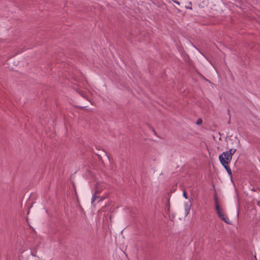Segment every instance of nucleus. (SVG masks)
<instances>
[{
	"mask_svg": "<svg viewBox=\"0 0 260 260\" xmlns=\"http://www.w3.org/2000/svg\"><path fill=\"white\" fill-rule=\"evenodd\" d=\"M152 129L153 131V132L154 133V134L156 135V133L155 132V131L154 130V129L152 127Z\"/></svg>",
	"mask_w": 260,
	"mask_h": 260,
	"instance_id": "obj_14",
	"label": "nucleus"
},
{
	"mask_svg": "<svg viewBox=\"0 0 260 260\" xmlns=\"http://www.w3.org/2000/svg\"><path fill=\"white\" fill-rule=\"evenodd\" d=\"M183 196L186 199L188 198L187 193L185 190H183Z\"/></svg>",
	"mask_w": 260,
	"mask_h": 260,
	"instance_id": "obj_10",
	"label": "nucleus"
},
{
	"mask_svg": "<svg viewBox=\"0 0 260 260\" xmlns=\"http://www.w3.org/2000/svg\"><path fill=\"white\" fill-rule=\"evenodd\" d=\"M101 189L99 188V186L97 184L95 187L94 192V194L93 195L92 199V203L94 202L96 199L100 198L99 196H98V194L101 193Z\"/></svg>",
	"mask_w": 260,
	"mask_h": 260,
	"instance_id": "obj_4",
	"label": "nucleus"
},
{
	"mask_svg": "<svg viewBox=\"0 0 260 260\" xmlns=\"http://www.w3.org/2000/svg\"><path fill=\"white\" fill-rule=\"evenodd\" d=\"M214 201H215V209H217V205L219 206V203H218V198L216 195L214 196Z\"/></svg>",
	"mask_w": 260,
	"mask_h": 260,
	"instance_id": "obj_6",
	"label": "nucleus"
},
{
	"mask_svg": "<svg viewBox=\"0 0 260 260\" xmlns=\"http://www.w3.org/2000/svg\"><path fill=\"white\" fill-rule=\"evenodd\" d=\"M152 129L153 131V132L154 133V134L156 135V133L155 132V131L154 130V129L152 127Z\"/></svg>",
	"mask_w": 260,
	"mask_h": 260,
	"instance_id": "obj_15",
	"label": "nucleus"
},
{
	"mask_svg": "<svg viewBox=\"0 0 260 260\" xmlns=\"http://www.w3.org/2000/svg\"><path fill=\"white\" fill-rule=\"evenodd\" d=\"M237 151V149L235 148H231L229 151H227L229 152V153H231V155L233 156V155L234 154V153Z\"/></svg>",
	"mask_w": 260,
	"mask_h": 260,
	"instance_id": "obj_5",
	"label": "nucleus"
},
{
	"mask_svg": "<svg viewBox=\"0 0 260 260\" xmlns=\"http://www.w3.org/2000/svg\"><path fill=\"white\" fill-rule=\"evenodd\" d=\"M102 155H105V156H107L106 152L105 151H102Z\"/></svg>",
	"mask_w": 260,
	"mask_h": 260,
	"instance_id": "obj_13",
	"label": "nucleus"
},
{
	"mask_svg": "<svg viewBox=\"0 0 260 260\" xmlns=\"http://www.w3.org/2000/svg\"><path fill=\"white\" fill-rule=\"evenodd\" d=\"M80 108L83 109V107H80Z\"/></svg>",
	"mask_w": 260,
	"mask_h": 260,
	"instance_id": "obj_19",
	"label": "nucleus"
},
{
	"mask_svg": "<svg viewBox=\"0 0 260 260\" xmlns=\"http://www.w3.org/2000/svg\"><path fill=\"white\" fill-rule=\"evenodd\" d=\"M202 119L201 118H199L197 121L196 124L197 125H200L202 124Z\"/></svg>",
	"mask_w": 260,
	"mask_h": 260,
	"instance_id": "obj_8",
	"label": "nucleus"
},
{
	"mask_svg": "<svg viewBox=\"0 0 260 260\" xmlns=\"http://www.w3.org/2000/svg\"><path fill=\"white\" fill-rule=\"evenodd\" d=\"M173 2L177 4V5H180V3L177 1H175V0H173Z\"/></svg>",
	"mask_w": 260,
	"mask_h": 260,
	"instance_id": "obj_12",
	"label": "nucleus"
},
{
	"mask_svg": "<svg viewBox=\"0 0 260 260\" xmlns=\"http://www.w3.org/2000/svg\"><path fill=\"white\" fill-rule=\"evenodd\" d=\"M81 95L84 97V95L83 94H81Z\"/></svg>",
	"mask_w": 260,
	"mask_h": 260,
	"instance_id": "obj_20",
	"label": "nucleus"
},
{
	"mask_svg": "<svg viewBox=\"0 0 260 260\" xmlns=\"http://www.w3.org/2000/svg\"><path fill=\"white\" fill-rule=\"evenodd\" d=\"M221 157L222 158L225 162H230L232 158V156L231 155V153H229L228 151L222 152L219 156V161L221 164H222Z\"/></svg>",
	"mask_w": 260,
	"mask_h": 260,
	"instance_id": "obj_2",
	"label": "nucleus"
},
{
	"mask_svg": "<svg viewBox=\"0 0 260 260\" xmlns=\"http://www.w3.org/2000/svg\"><path fill=\"white\" fill-rule=\"evenodd\" d=\"M190 210V209H188V208L185 209V216L188 215V214L189 213Z\"/></svg>",
	"mask_w": 260,
	"mask_h": 260,
	"instance_id": "obj_11",
	"label": "nucleus"
},
{
	"mask_svg": "<svg viewBox=\"0 0 260 260\" xmlns=\"http://www.w3.org/2000/svg\"><path fill=\"white\" fill-rule=\"evenodd\" d=\"M228 112L229 114H230V110L229 109L228 110Z\"/></svg>",
	"mask_w": 260,
	"mask_h": 260,
	"instance_id": "obj_17",
	"label": "nucleus"
},
{
	"mask_svg": "<svg viewBox=\"0 0 260 260\" xmlns=\"http://www.w3.org/2000/svg\"><path fill=\"white\" fill-rule=\"evenodd\" d=\"M228 123H229V124H230V120H229V121H228Z\"/></svg>",
	"mask_w": 260,
	"mask_h": 260,
	"instance_id": "obj_18",
	"label": "nucleus"
},
{
	"mask_svg": "<svg viewBox=\"0 0 260 260\" xmlns=\"http://www.w3.org/2000/svg\"><path fill=\"white\" fill-rule=\"evenodd\" d=\"M221 160L222 161V164H221V165L224 167L225 169L226 170L228 174L231 176V177H232V170L230 169V167L229 166V164L230 162H225L223 160V159H222V158L221 157Z\"/></svg>",
	"mask_w": 260,
	"mask_h": 260,
	"instance_id": "obj_3",
	"label": "nucleus"
},
{
	"mask_svg": "<svg viewBox=\"0 0 260 260\" xmlns=\"http://www.w3.org/2000/svg\"><path fill=\"white\" fill-rule=\"evenodd\" d=\"M184 206H185V209H187V208L190 209V208L191 207V204L190 203L189 204L188 202H186L185 203Z\"/></svg>",
	"mask_w": 260,
	"mask_h": 260,
	"instance_id": "obj_7",
	"label": "nucleus"
},
{
	"mask_svg": "<svg viewBox=\"0 0 260 260\" xmlns=\"http://www.w3.org/2000/svg\"><path fill=\"white\" fill-rule=\"evenodd\" d=\"M216 210L218 215L222 220L228 224H230L231 221L229 218L224 214L223 210L220 208L219 206H217V209H216Z\"/></svg>",
	"mask_w": 260,
	"mask_h": 260,
	"instance_id": "obj_1",
	"label": "nucleus"
},
{
	"mask_svg": "<svg viewBox=\"0 0 260 260\" xmlns=\"http://www.w3.org/2000/svg\"><path fill=\"white\" fill-rule=\"evenodd\" d=\"M187 9H189L190 10H191L192 9V8L191 7H186Z\"/></svg>",
	"mask_w": 260,
	"mask_h": 260,
	"instance_id": "obj_16",
	"label": "nucleus"
},
{
	"mask_svg": "<svg viewBox=\"0 0 260 260\" xmlns=\"http://www.w3.org/2000/svg\"><path fill=\"white\" fill-rule=\"evenodd\" d=\"M95 154H96V155H97L99 160L102 161V154H98V153H95Z\"/></svg>",
	"mask_w": 260,
	"mask_h": 260,
	"instance_id": "obj_9",
	"label": "nucleus"
}]
</instances>
